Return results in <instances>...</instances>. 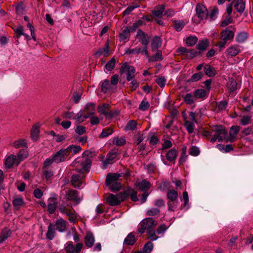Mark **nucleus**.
<instances>
[{
    "instance_id": "nucleus-1",
    "label": "nucleus",
    "mask_w": 253,
    "mask_h": 253,
    "mask_svg": "<svg viewBox=\"0 0 253 253\" xmlns=\"http://www.w3.org/2000/svg\"><path fill=\"white\" fill-rule=\"evenodd\" d=\"M91 164L90 160L88 158L81 162V165L82 168L77 169L79 173L74 174L71 177V182L75 188H79L81 186L83 183V178L84 177V174L89 171Z\"/></svg>"
},
{
    "instance_id": "nucleus-2",
    "label": "nucleus",
    "mask_w": 253,
    "mask_h": 253,
    "mask_svg": "<svg viewBox=\"0 0 253 253\" xmlns=\"http://www.w3.org/2000/svg\"><path fill=\"white\" fill-rule=\"evenodd\" d=\"M215 134L211 139V142H214L216 140L219 142H221L227 138V130L225 127L222 125L215 126L213 130Z\"/></svg>"
},
{
    "instance_id": "nucleus-3",
    "label": "nucleus",
    "mask_w": 253,
    "mask_h": 253,
    "mask_svg": "<svg viewBox=\"0 0 253 253\" xmlns=\"http://www.w3.org/2000/svg\"><path fill=\"white\" fill-rule=\"evenodd\" d=\"M60 211L65 214L68 217L69 220L73 223L78 222L77 214L75 210L72 208L71 209L66 207L64 203L60 205L59 207Z\"/></svg>"
},
{
    "instance_id": "nucleus-4",
    "label": "nucleus",
    "mask_w": 253,
    "mask_h": 253,
    "mask_svg": "<svg viewBox=\"0 0 253 253\" xmlns=\"http://www.w3.org/2000/svg\"><path fill=\"white\" fill-rule=\"evenodd\" d=\"M157 223V222L151 217L146 218L140 223L138 231L139 233L143 234L146 230L152 229L151 227L156 226Z\"/></svg>"
},
{
    "instance_id": "nucleus-5",
    "label": "nucleus",
    "mask_w": 253,
    "mask_h": 253,
    "mask_svg": "<svg viewBox=\"0 0 253 253\" xmlns=\"http://www.w3.org/2000/svg\"><path fill=\"white\" fill-rule=\"evenodd\" d=\"M120 73H126V80L130 81L135 77V70L133 66H129L127 62L124 63L120 68Z\"/></svg>"
},
{
    "instance_id": "nucleus-6",
    "label": "nucleus",
    "mask_w": 253,
    "mask_h": 253,
    "mask_svg": "<svg viewBox=\"0 0 253 253\" xmlns=\"http://www.w3.org/2000/svg\"><path fill=\"white\" fill-rule=\"evenodd\" d=\"M65 198L67 200L75 202V205L79 204L83 199L80 196L79 192L72 189L65 192Z\"/></svg>"
},
{
    "instance_id": "nucleus-7",
    "label": "nucleus",
    "mask_w": 253,
    "mask_h": 253,
    "mask_svg": "<svg viewBox=\"0 0 253 253\" xmlns=\"http://www.w3.org/2000/svg\"><path fill=\"white\" fill-rule=\"evenodd\" d=\"M109 105L108 104H103L102 105L98 106V112L101 114H104L106 118L111 119L119 115L118 111H110L109 109Z\"/></svg>"
},
{
    "instance_id": "nucleus-8",
    "label": "nucleus",
    "mask_w": 253,
    "mask_h": 253,
    "mask_svg": "<svg viewBox=\"0 0 253 253\" xmlns=\"http://www.w3.org/2000/svg\"><path fill=\"white\" fill-rule=\"evenodd\" d=\"M196 12V15L201 20L206 19L209 15L208 9L201 3H198L197 4Z\"/></svg>"
},
{
    "instance_id": "nucleus-9",
    "label": "nucleus",
    "mask_w": 253,
    "mask_h": 253,
    "mask_svg": "<svg viewBox=\"0 0 253 253\" xmlns=\"http://www.w3.org/2000/svg\"><path fill=\"white\" fill-rule=\"evenodd\" d=\"M121 193L117 195L110 194L106 199V202L110 206H115L120 204L121 202L125 201L120 195Z\"/></svg>"
},
{
    "instance_id": "nucleus-10",
    "label": "nucleus",
    "mask_w": 253,
    "mask_h": 253,
    "mask_svg": "<svg viewBox=\"0 0 253 253\" xmlns=\"http://www.w3.org/2000/svg\"><path fill=\"white\" fill-rule=\"evenodd\" d=\"M68 155L65 149H61L53 155L54 162L59 164L65 162Z\"/></svg>"
},
{
    "instance_id": "nucleus-11",
    "label": "nucleus",
    "mask_w": 253,
    "mask_h": 253,
    "mask_svg": "<svg viewBox=\"0 0 253 253\" xmlns=\"http://www.w3.org/2000/svg\"><path fill=\"white\" fill-rule=\"evenodd\" d=\"M137 192L132 188H128L125 189L123 192H121V196L123 199L125 200L128 196L130 197L131 200L133 202L138 201V198L137 196Z\"/></svg>"
},
{
    "instance_id": "nucleus-12",
    "label": "nucleus",
    "mask_w": 253,
    "mask_h": 253,
    "mask_svg": "<svg viewBox=\"0 0 253 253\" xmlns=\"http://www.w3.org/2000/svg\"><path fill=\"white\" fill-rule=\"evenodd\" d=\"M83 246L82 243H78L75 246L72 242H68L67 246L65 247V251L67 253H79Z\"/></svg>"
},
{
    "instance_id": "nucleus-13",
    "label": "nucleus",
    "mask_w": 253,
    "mask_h": 253,
    "mask_svg": "<svg viewBox=\"0 0 253 253\" xmlns=\"http://www.w3.org/2000/svg\"><path fill=\"white\" fill-rule=\"evenodd\" d=\"M136 36L139 39V42H140L143 45L147 46L148 44L149 38L148 35L144 32L139 29L137 31Z\"/></svg>"
},
{
    "instance_id": "nucleus-14",
    "label": "nucleus",
    "mask_w": 253,
    "mask_h": 253,
    "mask_svg": "<svg viewBox=\"0 0 253 253\" xmlns=\"http://www.w3.org/2000/svg\"><path fill=\"white\" fill-rule=\"evenodd\" d=\"M110 54L109 42L108 41L105 42L102 48H99L95 52V55L98 56H100L103 55L104 57H107Z\"/></svg>"
},
{
    "instance_id": "nucleus-15",
    "label": "nucleus",
    "mask_w": 253,
    "mask_h": 253,
    "mask_svg": "<svg viewBox=\"0 0 253 253\" xmlns=\"http://www.w3.org/2000/svg\"><path fill=\"white\" fill-rule=\"evenodd\" d=\"M234 37V32L229 30L227 28L223 30L221 33L220 39L222 41L227 42L228 40L232 41Z\"/></svg>"
},
{
    "instance_id": "nucleus-16",
    "label": "nucleus",
    "mask_w": 253,
    "mask_h": 253,
    "mask_svg": "<svg viewBox=\"0 0 253 253\" xmlns=\"http://www.w3.org/2000/svg\"><path fill=\"white\" fill-rule=\"evenodd\" d=\"M12 231L8 227H4L0 232V244L4 242L7 239L10 237Z\"/></svg>"
},
{
    "instance_id": "nucleus-17",
    "label": "nucleus",
    "mask_w": 253,
    "mask_h": 253,
    "mask_svg": "<svg viewBox=\"0 0 253 253\" xmlns=\"http://www.w3.org/2000/svg\"><path fill=\"white\" fill-rule=\"evenodd\" d=\"M84 244L87 248H91L95 242V238L93 233L91 232H87L84 236Z\"/></svg>"
},
{
    "instance_id": "nucleus-18",
    "label": "nucleus",
    "mask_w": 253,
    "mask_h": 253,
    "mask_svg": "<svg viewBox=\"0 0 253 253\" xmlns=\"http://www.w3.org/2000/svg\"><path fill=\"white\" fill-rule=\"evenodd\" d=\"M57 204L56 198H50L48 199L47 210L50 214H52L55 212Z\"/></svg>"
},
{
    "instance_id": "nucleus-19",
    "label": "nucleus",
    "mask_w": 253,
    "mask_h": 253,
    "mask_svg": "<svg viewBox=\"0 0 253 253\" xmlns=\"http://www.w3.org/2000/svg\"><path fill=\"white\" fill-rule=\"evenodd\" d=\"M67 222L63 218H59L56 221L55 226V229L60 232L65 231L66 229Z\"/></svg>"
},
{
    "instance_id": "nucleus-20",
    "label": "nucleus",
    "mask_w": 253,
    "mask_h": 253,
    "mask_svg": "<svg viewBox=\"0 0 253 253\" xmlns=\"http://www.w3.org/2000/svg\"><path fill=\"white\" fill-rule=\"evenodd\" d=\"M232 3L237 12L243 13L245 8V2L243 0H233Z\"/></svg>"
},
{
    "instance_id": "nucleus-21",
    "label": "nucleus",
    "mask_w": 253,
    "mask_h": 253,
    "mask_svg": "<svg viewBox=\"0 0 253 253\" xmlns=\"http://www.w3.org/2000/svg\"><path fill=\"white\" fill-rule=\"evenodd\" d=\"M121 176L120 174L118 173H109L107 175L105 183L107 186L111 185L112 183L118 182V180Z\"/></svg>"
},
{
    "instance_id": "nucleus-22",
    "label": "nucleus",
    "mask_w": 253,
    "mask_h": 253,
    "mask_svg": "<svg viewBox=\"0 0 253 253\" xmlns=\"http://www.w3.org/2000/svg\"><path fill=\"white\" fill-rule=\"evenodd\" d=\"M162 45V40L160 37L158 36H155L152 40L151 46L152 51L153 52L156 51L158 50Z\"/></svg>"
},
{
    "instance_id": "nucleus-23",
    "label": "nucleus",
    "mask_w": 253,
    "mask_h": 253,
    "mask_svg": "<svg viewBox=\"0 0 253 253\" xmlns=\"http://www.w3.org/2000/svg\"><path fill=\"white\" fill-rule=\"evenodd\" d=\"M137 240L133 232L129 233L124 241V244L127 246L133 245Z\"/></svg>"
},
{
    "instance_id": "nucleus-24",
    "label": "nucleus",
    "mask_w": 253,
    "mask_h": 253,
    "mask_svg": "<svg viewBox=\"0 0 253 253\" xmlns=\"http://www.w3.org/2000/svg\"><path fill=\"white\" fill-rule=\"evenodd\" d=\"M209 42L208 39H205L199 41L196 45V48L199 50V54L201 53V51H205L209 46Z\"/></svg>"
},
{
    "instance_id": "nucleus-25",
    "label": "nucleus",
    "mask_w": 253,
    "mask_h": 253,
    "mask_svg": "<svg viewBox=\"0 0 253 253\" xmlns=\"http://www.w3.org/2000/svg\"><path fill=\"white\" fill-rule=\"evenodd\" d=\"M16 156L14 155H11L5 160V166L6 168H11L14 164H16Z\"/></svg>"
},
{
    "instance_id": "nucleus-26",
    "label": "nucleus",
    "mask_w": 253,
    "mask_h": 253,
    "mask_svg": "<svg viewBox=\"0 0 253 253\" xmlns=\"http://www.w3.org/2000/svg\"><path fill=\"white\" fill-rule=\"evenodd\" d=\"M240 129V127L239 126H234L231 127L230 133H229V138L228 140L230 142H233L235 139V136L238 133Z\"/></svg>"
},
{
    "instance_id": "nucleus-27",
    "label": "nucleus",
    "mask_w": 253,
    "mask_h": 253,
    "mask_svg": "<svg viewBox=\"0 0 253 253\" xmlns=\"http://www.w3.org/2000/svg\"><path fill=\"white\" fill-rule=\"evenodd\" d=\"M165 9V5L164 4L159 5L155 7L152 11L153 15L157 17H161Z\"/></svg>"
},
{
    "instance_id": "nucleus-28",
    "label": "nucleus",
    "mask_w": 253,
    "mask_h": 253,
    "mask_svg": "<svg viewBox=\"0 0 253 253\" xmlns=\"http://www.w3.org/2000/svg\"><path fill=\"white\" fill-rule=\"evenodd\" d=\"M204 71L206 75L210 77L214 76L217 73L215 69L209 64L205 65L204 67Z\"/></svg>"
},
{
    "instance_id": "nucleus-29",
    "label": "nucleus",
    "mask_w": 253,
    "mask_h": 253,
    "mask_svg": "<svg viewBox=\"0 0 253 253\" xmlns=\"http://www.w3.org/2000/svg\"><path fill=\"white\" fill-rule=\"evenodd\" d=\"M55 226L52 223H50L48 226V230L46 234V237L51 240L53 239L55 235Z\"/></svg>"
},
{
    "instance_id": "nucleus-30",
    "label": "nucleus",
    "mask_w": 253,
    "mask_h": 253,
    "mask_svg": "<svg viewBox=\"0 0 253 253\" xmlns=\"http://www.w3.org/2000/svg\"><path fill=\"white\" fill-rule=\"evenodd\" d=\"M177 155V152L175 149H171L167 153L166 158L170 162L174 163Z\"/></svg>"
},
{
    "instance_id": "nucleus-31",
    "label": "nucleus",
    "mask_w": 253,
    "mask_h": 253,
    "mask_svg": "<svg viewBox=\"0 0 253 253\" xmlns=\"http://www.w3.org/2000/svg\"><path fill=\"white\" fill-rule=\"evenodd\" d=\"M207 93L208 91L204 89H197L194 91L193 94L196 99L205 98L207 96Z\"/></svg>"
},
{
    "instance_id": "nucleus-32",
    "label": "nucleus",
    "mask_w": 253,
    "mask_h": 253,
    "mask_svg": "<svg viewBox=\"0 0 253 253\" xmlns=\"http://www.w3.org/2000/svg\"><path fill=\"white\" fill-rule=\"evenodd\" d=\"M40 132V125L38 124L33 126L31 130V136L32 139L36 140Z\"/></svg>"
},
{
    "instance_id": "nucleus-33",
    "label": "nucleus",
    "mask_w": 253,
    "mask_h": 253,
    "mask_svg": "<svg viewBox=\"0 0 253 253\" xmlns=\"http://www.w3.org/2000/svg\"><path fill=\"white\" fill-rule=\"evenodd\" d=\"M65 149L69 156L70 153H72L74 154L79 153L81 151L82 148L80 146L71 145Z\"/></svg>"
},
{
    "instance_id": "nucleus-34",
    "label": "nucleus",
    "mask_w": 253,
    "mask_h": 253,
    "mask_svg": "<svg viewBox=\"0 0 253 253\" xmlns=\"http://www.w3.org/2000/svg\"><path fill=\"white\" fill-rule=\"evenodd\" d=\"M113 88L108 80H105L102 84L101 91L107 93L109 91H112Z\"/></svg>"
},
{
    "instance_id": "nucleus-35",
    "label": "nucleus",
    "mask_w": 253,
    "mask_h": 253,
    "mask_svg": "<svg viewBox=\"0 0 253 253\" xmlns=\"http://www.w3.org/2000/svg\"><path fill=\"white\" fill-rule=\"evenodd\" d=\"M28 156L27 152L25 150H20L16 156V166H18L20 163L27 158Z\"/></svg>"
},
{
    "instance_id": "nucleus-36",
    "label": "nucleus",
    "mask_w": 253,
    "mask_h": 253,
    "mask_svg": "<svg viewBox=\"0 0 253 253\" xmlns=\"http://www.w3.org/2000/svg\"><path fill=\"white\" fill-rule=\"evenodd\" d=\"M227 52L229 55L233 57L238 54L240 52V49L239 46L233 45L228 48L227 50Z\"/></svg>"
},
{
    "instance_id": "nucleus-37",
    "label": "nucleus",
    "mask_w": 253,
    "mask_h": 253,
    "mask_svg": "<svg viewBox=\"0 0 253 253\" xmlns=\"http://www.w3.org/2000/svg\"><path fill=\"white\" fill-rule=\"evenodd\" d=\"M117 152L115 150H111L107 155L106 159L104 161V164L107 165L111 164L112 161L116 157Z\"/></svg>"
},
{
    "instance_id": "nucleus-38",
    "label": "nucleus",
    "mask_w": 253,
    "mask_h": 253,
    "mask_svg": "<svg viewBox=\"0 0 253 253\" xmlns=\"http://www.w3.org/2000/svg\"><path fill=\"white\" fill-rule=\"evenodd\" d=\"M156 53L148 58L149 62H156L163 59L162 52L160 50H156Z\"/></svg>"
},
{
    "instance_id": "nucleus-39",
    "label": "nucleus",
    "mask_w": 253,
    "mask_h": 253,
    "mask_svg": "<svg viewBox=\"0 0 253 253\" xmlns=\"http://www.w3.org/2000/svg\"><path fill=\"white\" fill-rule=\"evenodd\" d=\"M178 192L174 190H169L168 191L167 197L169 201L174 202L178 198Z\"/></svg>"
},
{
    "instance_id": "nucleus-40",
    "label": "nucleus",
    "mask_w": 253,
    "mask_h": 253,
    "mask_svg": "<svg viewBox=\"0 0 253 253\" xmlns=\"http://www.w3.org/2000/svg\"><path fill=\"white\" fill-rule=\"evenodd\" d=\"M138 188L142 191H146L150 189L151 185L149 181L146 180H143L137 184Z\"/></svg>"
},
{
    "instance_id": "nucleus-41",
    "label": "nucleus",
    "mask_w": 253,
    "mask_h": 253,
    "mask_svg": "<svg viewBox=\"0 0 253 253\" xmlns=\"http://www.w3.org/2000/svg\"><path fill=\"white\" fill-rule=\"evenodd\" d=\"M94 111L95 105L92 103L87 104L83 110L84 113L88 114L91 116L94 114Z\"/></svg>"
},
{
    "instance_id": "nucleus-42",
    "label": "nucleus",
    "mask_w": 253,
    "mask_h": 253,
    "mask_svg": "<svg viewBox=\"0 0 253 253\" xmlns=\"http://www.w3.org/2000/svg\"><path fill=\"white\" fill-rule=\"evenodd\" d=\"M204 76V73L202 72H199L194 74L191 78L187 80V83L196 82L199 81Z\"/></svg>"
},
{
    "instance_id": "nucleus-43",
    "label": "nucleus",
    "mask_w": 253,
    "mask_h": 253,
    "mask_svg": "<svg viewBox=\"0 0 253 253\" xmlns=\"http://www.w3.org/2000/svg\"><path fill=\"white\" fill-rule=\"evenodd\" d=\"M194 123V122L187 120L184 121V126L186 129L187 132L190 134L192 133L194 131L195 126Z\"/></svg>"
},
{
    "instance_id": "nucleus-44",
    "label": "nucleus",
    "mask_w": 253,
    "mask_h": 253,
    "mask_svg": "<svg viewBox=\"0 0 253 253\" xmlns=\"http://www.w3.org/2000/svg\"><path fill=\"white\" fill-rule=\"evenodd\" d=\"M12 146L15 148H19L21 147H27V143L24 139H20L15 141L12 144Z\"/></svg>"
},
{
    "instance_id": "nucleus-45",
    "label": "nucleus",
    "mask_w": 253,
    "mask_h": 253,
    "mask_svg": "<svg viewBox=\"0 0 253 253\" xmlns=\"http://www.w3.org/2000/svg\"><path fill=\"white\" fill-rule=\"evenodd\" d=\"M183 100L186 104L191 105L195 102L196 99L194 95L191 93H187L184 96Z\"/></svg>"
},
{
    "instance_id": "nucleus-46",
    "label": "nucleus",
    "mask_w": 253,
    "mask_h": 253,
    "mask_svg": "<svg viewBox=\"0 0 253 253\" xmlns=\"http://www.w3.org/2000/svg\"><path fill=\"white\" fill-rule=\"evenodd\" d=\"M198 42V38L195 36H190L186 39V44L189 46H192Z\"/></svg>"
},
{
    "instance_id": "nucleus-47",
    "label": "nucleus",
    "mask_w": 253,
    "mask_h": 253,
    "mask_svg": "<svg viewBox=\"0 0 253 253\" xmlns=\"http://www.w3.org/2000/svg\"><path fill=\"white\" fill-rule=\"evenodd\" d=\"M113 132V130L111 127H108L107 128H105L103 129L102 132L99 136L100 138H103L107 137L108 136L111 135Z\"/></svg>"
},
{
    "instance_id": "nucleus-48",
    "label": "nucleus",
    "mask_w": 253,
    "mask_h": 253,
    "mask_svg": "<svg viewBox=\"0 0 253 253\" xmlns=\"http://www.w3.org/2000/svg\"><path fill=\"white\" fill-rule=\"evenodd\" d=\"M228 86L230 92H234L237 88V83L236 81L231 79L228 83Z\"/></svg>"
},
{
    "instance_id": "nucleus-49",
    "label": "nucleus",
    "mask_w": 253,
    "mask_h": 253,
    "mask_svg": "<svg viewBox=\"0 0 253 253\" xmlns=\"http://www.w3.org/2000/svg\"><path fill=\"white\" fill-rule=\"evenodd\" d=\"M144 138L145 136L143 134H141L139 132L134 136V143L136 145H139L140 143L143 141Z\"/></svg>"
},
{
    "instance_id": "nucleus-50",
    "label": "nucleus",
    "mask_w": 253,
    "mask_h": 253,
    "mask_svg": "<svg viewBox=\"0 0 253 253\" xmlns=\"http://www.w3.org/2000/svg\"><path fill=\"white\" fill-rule=\"evenodd\" d=\"M24 203V201L21 198H15L12 201L13 205L17 210L19 209Z\"/></svg>"
},
{
    "instance_id": "nucleus-51",
    "label": "nucleus",
    "mask_w": 253,
    "mask_h": 253,
    "mask_svg": "<svg viewBox=\"0 0 253 253\" xmlns=\"http://www.w3.org/2000/svg\"><path fill=\"white\" fill-rule=\"evenodd\" d=\"M247 37L248 34L246 32H241L238 34L236 37V41L238 42H243L247 40Z\"/></svg>"
},
{
    "instance_id": "nucleus-52",
    "label": "nucleus",
    "mask_w": 253,
    "mask_h": 253,
    "mask_svg": "<svg viewBox=\"0 0 253 253\" xmlns=\"http://www.w3.org/2000/svg\"><path fill=\"white\" fill-rule=\"evenodd\" d=\"M137 122L136 121L130 120L127 123L125 127L126 130H133L136 127Z\"/></svg>"
},
{
    "instance_id": "nucleus-53",
    "label": "nucleus",
    "mask_w": 253,
    "mask_h": 253,
    "mask_svg": "<svg viewBox=\"0 0 253 253\" xmlns=\"http://www.w3.org/2000/svg\"><path fill=\"white\" fill-rule=\"evenodd\" d=\"M154 247L153 244L150 242H147L144 245L143 250L145 253H150L152 251Z\"/></svg>"
},
{
    "instance_id": "nucleus-54",
    "label": "nucleus",
    "mask_w": 253,
    "mask_h": 253,
    "mask_svg": "<svg viewBox=\"0 0 253 253\" xmlns=\"http://www.w3.org/2000/svg\"><path fill=\"white\" fill-rule=\"evenodd\" d=\"M199 54V52H198L195 49H192L187 50V54H185V56L188 59H192L197 56V55Z\"/></svg>"
},
{
    "instance_id": "nucleus-55",
    "label": "nucleus",
    "mask_w": 253,
    "mask_h": 253,
    "mask_svg": "<svg viewBox=\"0 0 253 253\" xmlns=\"http://www.w3.org/2000/svg\"><path fill=\"white\" fill-rule=\"evenodd\" d=\"M113 142L117 146H123L126 144V141L124 137H114Z\"/></svg>"
},
{
    "instance_id": "nucleus-56",
    "label": "nucleus",
    "mask_w": 253,
    "mask_h": 253,
    "mask_svg": "<svg viewBox=\"0 0 253 253\" xmlns=\"http://www.w3.org/2000/svg\"><path fill=\"white\" fill-rule=\"evenodd\" d=\"M160 212V210L158 208H152L147 211V215L149 216H154L158 215Z\"/></svg>"
},
{
    "instance_id": "nucleus-57",
    "label": "nucleus",
    "mask_w": 253,
    "mask_h": 253,
    "mask_svg": "<svg viewBox=\"0 0 253 253\" xmlns=\"http://www.w3.org/2000/svg\"><path fill=\"white\" fill-rule=\"evenodd\" d=\"M116 60L114 58H112L105 65V68L108 71H110L114 68L115 65Z\"/></svg>"
},
{
    "instance_id": "nucleus-58",
    "label": "nucleus",
    "mask_w": 253,
    "mask_h": 253,
    "mask_svg": "<svg viewBox=\"0 0 253 253\" xmlns=\"http://www.w3.org/2000/svg\"><path fill=\"white\" fill-rule=\"evenodd\" d=\"M110 185V189L113 192L119 191L122 187L121 183L118 181L112 183Z\"/></svg>"
},
{
    "instance_id": "nucleus-59",
    "label": "nucleus",
    "mask_w": 253,
    "mask_h": 253,
    "mask_svg": "<svg viewBox=\"0 0 253 253\" xmlns=\"http://www.w3.org/2000/svg\"><path fill=\"white\" fill-rule=\"evenodd\" d=\"M149 107H150L149 103L147 101H146L145 100H143L142 101L141 103L139 104V109L140 110L144 111L147 110L148 109V108H149Z\"/></svg>"
},
{
    "instance_id": "nucleus-60",
    "label": "nucleus",
    "mask_w": 253,
    "mask_h": 253,
    "mask_svg": "<svg viewBox=\"0 0 253 253\" xmlns=\"http://www.w3.org/2000/svg\"><path fill=\"white\" fill-rule=\"evenodd\" d=\"M156 82L160 86L163 88L165 86L166 80L164 77L159 76L156 79Z\"/></svg>"
},
{
    "instance_id": "nucleus-61",
    "label": "nucleus",
    "mask_w": 253,
    "mask_h": 253,
    "mask_svg": "<svg viewBox=\"0 0 253 253\" xmlns=\"http://www.w3.org/2000/svg\"><path fill=\"white\" fill-rule=\"evenodd\" d=\"M129 33L130 32L129 29H128L126 27L125 29H124L123 30L122 32L119 35L121 40H125L126 39L129 35Z\"/></svg>"
},
{
    "instance_id": "nucleus-62",
    "label": "nucleus",
    "mask_w": 253,
    "mask_h": 253,
    "mask_svg": "<svg viewBox=\"0 0 253 253\" xmlns=\"http://www.w3.org/2000/svg\"><path fill=\"white\" fill-rule=\"evenodd\" d=\"M16 34V37L17 39L19 38L22 35H24L23 27L22 26H19L13 29Z\"/></svg>"
},
{
    "instance_id": "nucleus-63",
    "label": "nucleus",
    "mask_w": 253,
    "mask_h": 253,
    "mask_svg": "<svg viewBox=\"0 0 253 253\" xmlns=\"http://www.w3.org/2000/svg\"><path fill=\"white\" fill-rule=\"evenodd\" d=\"M189 153L191 155L197 156L200 153V150L197 147L193 146L189 149Z\"/></svg>"
},
{
    "instance_id": "nucleus-64",
    "label": "nucleus",
    "mask_w": 253,
    "mask_h": 253,
    "mask_svg": "<svg viewBox=\"0 0 253 253\" xmlns=\"http://www.w3.org/2000/svg\"><path fill=\"white\" fill-rule=\"evenodd\" d=\"M139 6L138 4H135L133 5H130L128 6L126 10L123 12L124 16L128 15L135 8H137Z\"/></svg>"
}]
</instances>
